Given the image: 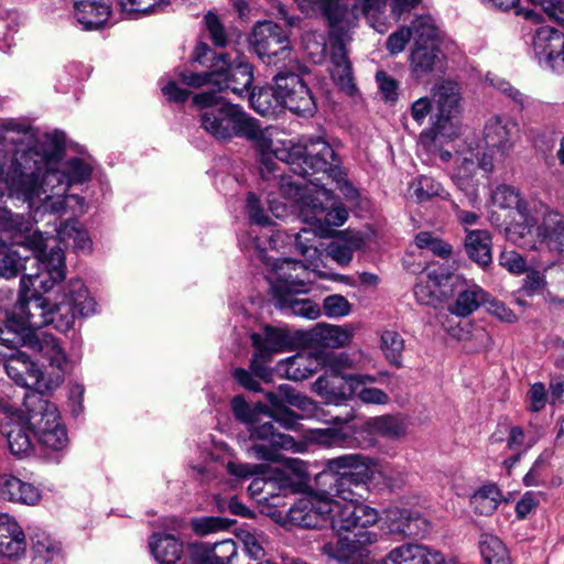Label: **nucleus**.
<instances>
[{
  "instance_id": "nucleus-61",
  "label": "nucleus",
  "mask_w": 564,
  "mask_h": 564,
  "mask_svg": "<svg viewBox=\"0 0 564 564\" xmlns=\"http://www.w3.org/2000/svg\"><path fill=\"white\" fill-rule=\"evenodd\" d=\"M120 6L130 18L149 14L160 8L159 0H120Z\"/></svg>"
},
{
  "instance_id": "nucleus-22",
  "label": "nucleus",
  "mask_w": 564,
  "mask_h": 564,
  "mask_svg": "<svg viewBox=\"0 0 564 564\" xmlns=\"http://www.w3.org/2000/svg\"><path fill=\"white\" fill-rule=\"evenodd\" d=\"M518 123L507 117H492L484 128V141L487 150L498 152L501 155L509 152L517 140Z\"/></svg>"
},
{
  "instance_id": "nucleus-52",
  "label": "nucleus",
  "mask_w": 564,
  "mask_h": 564,
  "mask_svg": "<svg viewBox=\"0 0 564 564\" xmlns=\"http://www.w3.org/2000/svg\"><path fill=\"white\" fill-rule=\"evenodd\" d=\"M361 239L354 238L349 241L336 240L327 248L328 256L341 265L348 264L352 259L354 250L360 247Z\"/></svg>"
},
{
  "instance_id": "nucleus-63",
  "label": "nucleus",
  "mask_w": 564,
  "mask_h": 564,
  "mask_svg": "<svg viewBox=\"0 0 564 564\" xmlns=\"http://www.w3.org/2000/svg\"><path fill=\"white\" fill-rule=\"evenodd\" d=\"M412 37V29L409 26H401L395 32L391 33L386 42V48L391 55H397L404 51L406 44Z\"/></svg>"
},
{
  "instance_id": "nucleus-57",
  "label": "nucleus",
  "mask_w": 564,
  "mask_h": 564,
  "mask_svg": "<svg viewBox=\"0 0 564 564\" xmlns=\"http://www.w3.org/2000/svg\"><path fill=\"white\" fill-rule=\"evenodd\" d=\"M323 310L327 317L339 318L350 314L351 304L340 294H332L324 299Z\"/></svg>"
},
{
  "instance_id": "nucleus-26",
  "label": "nucleus",
  "mask_w": 564,
  "mask_h": 564,
  "mask_svg": "<svg viewBox=\"0 0 564 564\" xmlns=\"http://www.w3.org/2000/svg\"><path fill=\"white\" fill-rule=\"evenodd\" d=\"M0 498L14 503L34 506L41 500V491L30 482L3 474L0 475Z\"/></svg>"
},
{
  "instance_id": "nucleus-12",
  "label": "nucleus",
  "mask_w": 564,
  "mask_h": 564,
  "mask_svg": "<svg viewBox=\"0 0 564 564\" xmlns=\"http://www.w3.org/2000/svg\"><path fill=\"white\" fill-rule=\"evenodd\" d=\"M25 245L32 250L33 264H40L42 271L34 274H23L22 276L31 278V283H29L31 293L46 294L66 276L64 251L56 247L46 252V245L41 234L28 237Z\"/></svg>"
},
{
  "instance_id": "nucleus-19",
  "label": "nucleus",
  "mask_w": 564,
  "mask_h": 564,
  "mask_svg": "<svg viewBox=\"0 0 564 564\" xmlns=\"http://www.w3.org/2000/svg\"><path fill=\"white\" fill-rule=\"evenodd\" d=\"M432 96L436 107L432 131L436 135H451L453 119L459 113V87L454 82L445 80L433 88Z\"/></svg>"
},
{
  "instance_id": "nucleus-20",
  "label": "nucleus",
  "mask_w": 564,
  "mask_h": 564,
  "mask_svg": "<svg viewBox=\"0 0 564 564\" xmlns=\"http://www.w3.org/2000/svg\"><path fill=\"white\" fill-rule=\"evenodd\" d=\"M533 50L539 62L556 74L564 73V33L551 26H541L533 37Z\"/></svg>"
},
{
  "instance_id": "nucleus-42",
  "label": "nucleus",
  "mask_w": 564,
  "mask_h": 564,
  "mask_svg": "<svg viewBox=\"0 0 564 564\" xmlns=\"http://www.w3.org/2000/svg\"><path fill=\"white\" fill-rule=\"evenodd\" d=\"M219 75L218 63H216V56L213 58V63L207 72H193L182 68L175 69L176 78L184 85L192 88H200L207 84L216 85V78Z\"/></svg>"
},
{
  "instance_id": "nucleus-35",
  "label": "nucleus",
  "mask_w": 564,
  "mask_h": 564,
  "mask_svg": "<svg viewBox=\"0 0 564 564\" xmlns=\"http://www.w3.org/2000/svg\"><path fill=\"white\" fill-rule=\"evenodd\" d=\"M28 420L25 424L14 423L9 426L6 432L10 453L17 457H24L33 449Z\"/></svg>"
},
{
  "instance_id": "nucleus-24",
  "label": "nucleus",
  "mask_w": 564,
  "mask_h": 564,
  "mask_svg": "<svg viewBox=\"0 0 564 564\" xmlns=\"http://www.w3.org/2000/svg\"><path fill=\"white\" fill-rule=\"evenodd\" d=\"M25 534L19 523L7 513L0 514V555L19 558L25 553Z\"/></svg>"
},
{
  "instance_id": "nucleus-30",
  "label": "nucleus",
  "mask_w": 564,
  "mask_h": 564,
  "mask_svg": "<svg viewBox=\"0 0 564 564\" xmlns=\"http://www.w3.org/2000/svg\"><path fill=\"white\" fill-rule=\"evenodd\" d=\"M491 236L487 230H468L464 247L470 260L479 267H488L492 262Z\"/></svg>"
},
{
  "instance_id": "nucleus-41",
  "label": "nucleus",
  "mask_w": 564,
  "mask_h": 564,
  "mask_svg": "<svg viewBox=\"0 0 564 564\" xmlns=\"http://www.w3.org/2000/svg\"><path fill=\"white\" fill-rule=\"evenodd\" d=\"M381 350L387 361L397 369L402 367V354L404 350V339L395 330H384L381 334Z\"/></svg>"
},
{
  "instance_id": "nucleus-58",
  "label": "nucleus",
  "mask_w": 564,
  "mask_h": 564,
  "mask_svg": "<svg viewBox=\"0 0 564 564\" xmlns=\"http://www.w3.org/2000/svg\"><path fill=\"white\" fill-rule=\"evenodd\" d=\"M236 521L220 517H206L196 519L193 527L196 533L206 535L212 532L229 529Z\"/></svg>"
},
{
  "instance_id": "nucleus-64",
  "label": "nucleus",
  "mask_w": 564,
  "mask_h": 564,
  "mask_svg": "<svg viewBox=\"0 0 564 564\" xmlns=\"http://www.w3.org/2000/svg\"><path fill=\"white\" fill-rule=\"evenodd\" d=\"M212 554L215 564H229L234 556L237 555V544L234 540H223L212 545Z\"/></svg>"
},
{
  "instance_id": "nucleus-27",
  "label": "nucleus",
  "mask_w": 564,
  "mask_h": 564,
  "mask_svg": "<svg viewBox=\"0 0 564 564\" xmlns=\"http://www.w3.org/2000/svg\"><path fill=\"white\" fill-rule=\"evenodd\" d=\"M110 6L105 0H77L74 14L85 31L98 30L110 17Z\"/></svg>"
},
{
  "instance_id": "nucleus-59",
  "label": "nucleus",
  "mask_w": 564,
  "mask_h": 564,
  "mask_svg": "<svg viewBox=\"0 0 564 564\" xmlns=\"http://www.w3.org/2000/svg\"><path fill=\"white\" fill-rule=\"evenodd\" d=\"M491 86L509 98L514 105L522 110L529 104V97L522 94L503 78L490 79Z\"/></svg>"
},
{
  "instance_id": "nucleus-55",
  "label": "nucleus",
  "mask_w": 564,
  "mask_h": 564,
  "mask_svg": "<svg viewBox=\"0 0 564 564\" xmlns=\"http://www.w3.org/2000/svg\"><path fill=\"white\" fill-rule=\"evenodd\" d=\"M410 28L412 29V35H415V42L436 43L437 29L431 17L423 15L416 18Z\"/></svg>"
},
{
  "instance_id": "nucleus-13",
  "label": "nucleus",
  "mask_w": 564,
  "mask_h": 564,
  "mask_svg": "<svg viewBox=\"0 0 564 564\" xmlns=\"http://www.w3.org/2000/svg\"><path fill=\"white\" fill-rule=\"evenodd\" d=\"M356 460L354 458H346L334 463L337 467H352L359 469L357 473H350V475L343 474V476H336V474L319 473L315 477V484L317 490L327 499L338 497L345 501L346 505H362L359 499L362 498L361 490L371 480L372 474H367L366 468L361 465H354Z\"/></svg>"
},
{
  "instance_id": "nucleus-6",
  "label": "nucleus",
  "mask_w": 564,
  "mask_h": 564,
  "mask_svg": "<svg viewBox=\"0 0 564 564\" xmlns=\"http://www.w3.org/2000/svg\"><path fill=\"white\" fill-rule=\"evenodd\" d=\"M51 172L40 153L33 149L15 152L8 169L4 182L9 195L33 205L35 198L45 194L44 180ZM54 175V173H52Z\"/></svg>"
},
{
  "instance_id": "nucleus-3",
  "label": "nucleus",
  "mask_w": 564,
  "mask_h": 564,
  "mask_svg": "<svg viewBox=\"0 0 564 564\" xmlns=\"http://www.w3.org/2000/svg\"><path fill=\"white\" fill-rule=\"evenodd\" d=\"M265 399L270 410H265V414L260 415V421L249 425L250 440L253 444L248 448V453L260 460L275 462L278 451L288 447L292 438L279 432L273 423H279L285 430H296L300 416L288 405L305 411L313 405V402L289 384H280L275 391L267 392Z\"/></svg>"
},
{
  "instance_id": "nucleus-38",
  "label": "nucleus",
  "mask_w": 564,
  "mask_h": 564,
  "mask_svg": "<svg viewBox=\"0 0 564 564\" xmlns=\"http://www.w3.org/2000/svg\"><path fill=\"white\" fill-rule=\"evenodd\" d=\"M491 197L495 205L505 209H516L518 215H524L529 208L519 191L509 185L497 186Z\"/></svg>"
},
{
  "instance_id": "nucleus-1",
  "label": "nucleus",
  "mask_w": 564,
  "mask_h": 564,
  "mask_svg": "<svg viewBox=\"0 0 564 564\" xmlns=\"http://www.w3.org/2000/svg\"><path fill=\"white\" fill-rule=\"evenodd\" d=\"M31 278L21 276L17 313L8 316L3 326L0 325V343L9 347H28L45 360L61 367L65 362V351L58 340L51 334L36 333V328L46 326L50 313L48 299L31 293Z\"/></svg>"
},
{
  "instance_id": "nucleus-11",
  "label": "nucleus",
  "mask_w": 564,
  "mask_h": 564,
  "mask_svg": "<svg viewBox=\"0 0 564 564\" xmlns=\"http://www.w3.org/2000/svg\"><path fill=\"white\" fill-rule=\"evenodd\" d=\"M96 302L80 279H72L62 286L50 307L46 326L66 333L73 328L77 316L86 317L95 312Z\"/></svg>"
},
{
  "instance_id": "nucleus-28",
  "label": "nucleus",
  "mask_w": 564,
  "mask_h": 564,
  "mask_svg": "<svg viewBox=\"0 0 564 564\" xmlns=\"http://www.w3.org/2000/svg\"><path fill=\"white\" fill-rule=\"evenodd\" d=\"M387 520L389 521V532L400 538L419 536L427 528V522L423 517L406 509L389 510Z\"/></svg>"
},
{
  "instance_id": "nucleus-21",
  "label": "nucleus",
  "mask_w": 564,
  "mask_h": 564,
  "mask_svg": "<svg viewBox=\"0 0 564 564\" xmlns=\"http://www.w3.org/2000/svg\"><path fill=\"white\" fill-rule=\"evenodd\" d=\"M219 75L216 86L219 90L229 89L237 96L248 94L253 83V68L248 62L237 59L229 63L227 54L216 55Z\"/></svg>"
},
{
  "instance_id": "nucleus-15",
  "label": "nucleus",
  "mask_w": 564,
  "mask_h": 564,
  "mask_svg": "<svg viewBox=\"0 0 564 564\" xmlns=\"http://www.w3.org/2000/svg\"><path fill=\"white\" fill-rule=\"evenodd\" d=\"M344 505L321 497H305L293 503L286 514V522L303 529H323L339 514Z\"/></svg>"
},
{
  "instance_id": "nucleus-54",
  "label": "nucleus",
  "mask_w": 564,
  "mask_h": 564,
  "mask_svg": "<svg viewBox=\"0 0 564 564\" xmlns=\"http://www.w3.org/2000/svg\"><path fill=\"white\" fill-rule=\"evenodd\" d=\"M63 175L69 184H83L91 176V167L79 158L69 159L65 165Z\"/></svg>"
},
{
  "instance_id": "nucleus-39",
  "label": "nucleus",
  "mask_w": 564,
  "mask_h": 564,
  "mask_svg": "<svg viewBox=\"0 0 564 564\" xmlns=\"http://www.w3.org/2000/svg\"><path fill=\"white\" fill-rule=\"evenodd\" d=\"M554 455L552 449H544L534 460L530 470L523 477V484L528 487H536L546 484L551 473V460Z\"/></svg>"
},
{
  "instance_id": "nucleus-31",
  "label": "nucleus",
  "mask_w": 564,
  "mask_h": 564,
  "mask_svg": "<svg viewBox=\"0 0 564 564\" xmlns=\"http://www.w3.org/2000/svg\"><path fill=\"white\" fill-rule=\"evenodd\" d=\"M490 294L477 284L467 285L460 290L454 304L449 307L452 314L458 317H467L481 305L489 302Z\"/></svg>"
},
{
  "instance_id": "nucleus-29",
  "label": "nucleus",
  "mask_w": 564,
  "mask_h": 564,
  "mask_svg": "<svg viewBox=\"0 0 564 564\" xmlns=\"http://www.w3.org/2000/svg\"><path fill=\"white\" fill-rule=\"evenodd\" d=\"M149 546L155 561L160 564H176L184 554V542L170 533H152Z\"/></svg>"
},
{
  "instance_id": "nucleus-18",
  "label": "nucleus",
  "mask_w": 564,
  "mask_h": 564,
  "mask_svg": "<svg viewBox=\"0 0 564 564\" xmlns=\"http://www.w3.org/2000/svg\"><path fill=\"white\" fill-rule=\"evenodd\" d=\"M250 43L257 55L267 64H278L291 54L286 31L272 21L258 22L253 26Z\"/></svg>"
},
{
  "instance_id": "nucleus-10",
  "label": "nucleus",
  "mask_w": 564,
  "mask_h": 564,
  "mask_svg": "<svg viewBox=\"0 0 564 564\" xmlns=\"http://www.w3.org/2000/svg\"><path fill=\"white\" fill-rule=\"evenodd\" d=\"M347 10L338 4L329 3L325 8V17L329 23V45H330V75L340 90L349 96H355L358 91L354 82L352 66L348 58L346 44L349 37V22L345 15Z\"/></svg>"
},
{
  "instance_id": "nucleus-43",
  "label": "nucleus",
  "mask_w": 564,
  "mask_h": 564,
  "mask_svg": "<svg viewBox=\"0 0 564 564\" xmlns=\"http://www.w3.org/2000/svg\"><path fill=\"white\" fill-rule=\"evenodd\" d=\"M519 220L507 228L506 234L513 243L525 246L531 242L536 219L531 215L529 208L524 215H519Z\"/></svg>"
},
{
  "instance_id": "nucleus-48",
  "label": "nucleus",
  "mask_w": 564,
  "mask_h": 564,
  "mask_svg": "<svg viewBox=\"0 0 564 564\" xmlns=\"http://www.w3.org/2000/svg\"><path fill=\"white\" fill-rule=\"evenodd\" d=\"M387 0H355V3L351 9H348L346 6H341L338 2V6L345 10H347V14L345 15L346 20L349 22V29L354 26L355 21L358 19V13L365 15L366 18H373L378 13L382 11L386 7Z\"/></svg>"
},
{
  "instance_id": "nucleus-46",
  "label": "nucleus",
  "mask_w": 564,
  "mask_h": 564,
  "mask_svg": "<svg viewBox=\"0 0 564 564\" xmlns=\"http://www.w3.org/2000/svg\"><path fill=\"white\" fill-rule=\"evenodd\" d=\"M231 409L237 420L250 425L260 421V415L265 414L268 405L259 402L254 408H251L242 397L236 395L231 400Z\"/></svg>"
},
{
  "instance_id": "nucleus-8",
  "label": "nucleus",
  "mask_w": 564,
  "mask_h": 564,
  "mask_svg": "<svg viewBox=\"0 0 564 564\" xmlns=\"http://www.w3.org/2000/svg\"><path fill=\"white\" fill-rule=\"evenodd\" d=\"M23 405L29 427L43 448L54 453L65 449L68 435L56 405L41 393H29L24 397Z\"/></svg>"
},
{
  "instance_id": "nucleus-33",
  "label": "nucleus",
  "mask_w": 564,
  "mask_h": 564,
  "mask_svg": "<svg viewBox=\"0 0 564 564\" xmlns=\"http://www.w3.org/2000/svg\"><path fill=\"white\" fill-rule=\"evenodd\" d=\"M33 560L37 564H50L61 554L59 543L41 529L34 530L31 535Z\"/></svg>"
},
{
  "instance_id": "nucleus-32",
  "label": "nucleus",
  "mask_w": 564,
  "mask_h": 564,
  "mask_svg": "<svg viewBox=\"0 0 564 564\" xmlns=\"http://www.w3.org/2000/svg\"><path fill=\"white\" fill-rule=\"evenodd\" d=\"M352 330L346 326L318 323L312 330V338L318 345L330 348L347 346L352 339Z\"/></svg>"
},
{
  "instance_id": "nucleus-36",
  "label": "nucleus",
  "mask_w": 564,
  "mask_h": 564,
  "mask_svg": "<svg viewBox=\"0 0 564 564\" xmlns=\"http://www.w3.org/2000/svg\"><path fill=\"white\" fill-rule=\"evenodd\" d=\"M479 549L485 564H511L505 544L495 535L482 534Z\"/></svg>"
},
{
  "instance_id": "nucleus-23",
  "label": "nucleus",
  "mask_w": 564,
  "mask_h": 564,
  "mask_svg": "<svg viewBox=\"0 0 564 564\" xmlns=\"http://www.w3.org/2000/svg\"><path fill=\"white\" fill-rule=\"evenodd\" d=\"M444 54L436 43L414 42L410 54V67L415 78H422L443 67Z\"/></svg>"
},
{
  "instance_id": "nucleus-34",
  "label": "nucleus",
  "mask_w": 564,
  "mask_h": 564,
  "mask_svg": "<svg viewBox=\"0 0 564 564\" xmlns=\"http://www.w3.org/2000/svg\"><path fill=\"white\" fill-rule=\"evenodd\" d=\"M502 500V494L495 484L480 487L470 498V503L476 513L481 516L492 514Z\"/></svg>"
},
{
  "instance_id": "nucleus-50",
  "label": "nucleus",
  "mask_w": 564,
  "mask_h": 564,
  "mask_svg": "<svg viewBox=\"0 0 564 564\" xmlns=\"http://www.w3.org/2000/svg\"><path fill=\"white\" fill-rule=\"evenodd\" d=\"M316 440L328 447H354L357 443L349 431L334 427L318 431Z\"/></svg>"
},
{
  "instance_id": "nucleus-5",
  "label": "nucleus",
  "mask_w": 564,
  "mask_h": 564,
  "mask_svg": "<svg viewBox=\"0 0 564 564\" xmlns=\"http://www.w3.org/2000/svg\"><path fill=\"white\" fill-rule=\"evenodd\" d=\"M193 104L199 107L200 127L218 141H230L235 138L257 139L262 133L256 119L216 91L196 94Z\"/></svg>"
},
{
  "instance_id": "nucleus-53",
  "label": "nucleus",
  "mask_w": 564,
  "mask_h": 564,
  "mask_svg": "<svg viewBox=\"0 0 564 564\" xmlns=\"http://www.w3.org/2000/svg\"><path fill=\"white\" fill-rule=\"evenodd\" d=\"M32 128L22 124L14 119L4 120L0 123V145L18 144L21 142L20 135H28Z\"/></svg>"
},
{
  "instance_id": "nucleus-4",
  "label": "nucleus",
  "mask_w": 564,
  "mask_h": 564,
  "mask_svg": "<svg viewBox=\"0 0 564 564\" xmlns=\"http://www.w3.org/2000/svg\"><path fill=\"white\" fill-rule=\"evenodd\" d=\"M379 520V513L367 505H344V509L330 522L338 533L336 542L324 543L322 554L338 564H382L370 558L372 547L379 541L378 532L370 530Z\"/></svg>"
},
{
  "instance_id": "nucleus-44",
  "label": "nucleus",
  "mask_w": 564,
  "mask_h": 564,
  "mask_svg": "<svg viewBox=\"0 0 564 564\" xmlns=\"http://www.w3.org/2000/svg\"><path fill=\"white\" fill-rule=\"evenodd\" d=\"M58 236L63 241H73V246L77 250H90L91 240L88 232L83 228L77 219L67 220L58 229Z\"/></svg>"
},
{
  "instance_id": "nucleus-49",
  "label": "nucleus",
  "mask_w": 564,
  "mask_h": 564,
  "mask_svg": "<svg viewBox=\"0 0 564 564\" xmlns=\"http://www.w3.org/2000/svg\"><path fill=\"white\" fill-rule=\"evenodd\" d=\"M314 359L311 356L295 355L288 359L285 373L288 378L301 381L307 379L315 372L313 368Z\"/></svg>"
},
{
  "instance_id": "nucleus-51",
  "label": "nucleus",
  "mask_w": 564,
  "mask_h": 564,
  "mask_svg": "<svg viewBox=\"0 0 564 564\" xmlns=\"http://www.w3.org/2000/svg\"><path fill=\"white\" fill-rule=\"evenodd\" d=\"M346 458H354V460H356L354 463V465H358V466L361 465L366 468L367 474H372V469H371L372 460L369 457L360 455V454H345V455H340V456L327 459L325 462V467L321 473H327V474L332 473V474H336V476H343V474H345V476H346V475H350V473H357L359 469H355L352 467H343V466L337 467V466L333 465L334 463H337L338 460L346 459Z\"/></svg>"
},
{
  "instance_id": "nucleus-7",
  "label": "nucleus",
  "mask_w": 564,
  "mask_h": 564,
  "mask_svg": "<svg viewBox=\"0 0 564 564\" xmlns=\"http://www.w3.org/2000/svg\"><path fill=\"white\" fill-rule=\"evenodd\" d=\"M0 345L10 350L9 354L3 352L6 372L17 384L29 389L25 397L29 393H41L45 398L47 392L59 387L65 373L69 370V360L66 355L65 362L61 367L47 360L52 373L46 376L25 352L19 350V347L12 348L4 343ZM0 355H2L1 351Z\"/></svg>"
},
{
  "instance_id": "nucleus-37",
  "label": "nucleus",
  "mask_w": 564,
  "mask_h": 564,
  "mask_svg": "<svg viewBox=\"0 0 564 564\" xmlns=\"http://www.w3.org/2000/svg\"><path fill=\"white\" fill-rule=\"evenodd\" d=\"M275 303L286 313L308 319H316L322 314L318 304L308 299H297V295H285L284 301H275Z\"/></svg>"
},
{
  "instance_id": "nucleus-40",
  "label": "nucleus",
  "mask_w": 564,
  "mask_h": 564,
  "mask_svg": "<svg viewBox=\"0 0 564 564\" xmlns=\"http://www.w3.org/2000/svg\"><path fill=\"white\" fill-rule=\"evenodd\" d=\"M249 102L251 108L261 116L273 115L281 99L275 94V86L273 88L261 87L252 89L249 94Z\"/></svg>"
},
{
  "instance_id": "nucleus-56",
  "label": "nucleus",
  "mask_w": 564,
  "mask_h": 564,
  "mask_svg": "<svg viewBox=\"0 0 564 564\" xmlns=\"http://www.w3.org/2000/svg\"><path fill=\"white\" fill-rule=\"evenodd\" d=\"M318 234L322 232L317 226H315L314 229L302 228L299 232L293 235L295 249L301 256L312 258L316 253L317 249L314 247L313 242Z\"/></svg>"
},
{
  "instance_id": "nucleus-25",
  "label": "nucleus",
  "mask_w": 564,
  "mask_h": 564,
  "mask_svg": "<svg viewBox=\"0 0 564 564\" xmlns=\"http://www.w3.org/2000/svg\"><path fill=\"white\" fill-rule=\"evenodd\" d=\"M252 346L260 350V357L271 359L272 354L292 349L294 340L290 332L283 328L267 325L263 335H251Z\"/></svg>"
},
{
  "instance_id": "nucleus-47",
  "label": "nucleus",
  "mask_w": 564,
  "mask_h": 564,
  "mask_svg": "<svg viewBox=\"0 0 564 564\" xmlns=\"http://www.w3.org/2000/svg\"><path fill=\"white\" fill-rule=\"evenodd\" d=\"M32 258L21 256L15 250H9L0 258V276L7 280L18 276L26 270V264Z\"/></svg>"
},
{
  "instance_id": "nucleus-60",
  "label": "nucleus",
  "mask_w": 564,
  "mask_h": 564,
  "mask_svg": "<svg viewBox=\"0 0 564 564\" xmlns=\"http://www.w3.org/2000/svg\"><path fill=\"white\" fill-rule=\"evenodd\" d=\"M65 151L64 135L62 133H45L43 137V154L40 155L45 159H58Z\"/></svg>"
},
{
  "instance_id": "nucleus-9",
  "label": "nucleus",
  "mask_w": 564,
  "mask_h": 564,
  "mask_svg": "<svg viewBox=\"0 0 564 564\" xmlns=\"http://www.w3.org/2000/svg\"><path fill=\"white\" fill-rule=\"evenodd\" d=\"M319 359L326 370L314 382V390L326 403L341 404L355 394L356 386L375 381L370 376L344 375V371L351 367V361L345 352H325Z\"/></svg>"
},
{
  "instance_id": "nucleus-14",
  "label": "nucleus",
  "mask_w": 564,
  "mask_h": 564,
  "mask_svg": "<svg viewBox=\"0 0 564 564\" xmlns=\"http://www.w3.org/2000/svg\"><path fill=\"white\" fill-rule=\"evenodd\" d=\"M308 181L316 187V195L306 196L303 199L301 213L305 221L317 226L321 232L325 231V226H341L347 220V209L341 204L336 203L334 192L325 187L322 177H314Z\"/></svg>"
},
{
  "instance_id": "nucleus-45",
  "label": "nucleus",
  "mask_w": 564,
  "mask_h": 564,
  "mask_svg": "<svg viewBox=\"0 0 564 564\" xmlns=\"http://www.w3.org/2000/svg\"><path fill=\"white\" fill-rule=\"evenodd\" d=\"M413 194L420 202L427 200L432 197H441L449 199V193L444 189L442 184L431 176L421 175L411 185Z\"/></svg>"
},
{
  "instance_id": "nucleus-62",
  "label": "nucleus",
  "mask_w": 564,
  "mask_h": 564,
  "mask_svg": "<svg viewBox=\"0 0 564 564\" xmlns=\"http://www.w3.org/2000/svg\"><path fill=\"white\" fill-rule=\"evenodd\" d=\"M204 21L209 33V39L214 45L218 47L226 46L228 39L219 18L215 13L208 12Z\"/></svg>"
},
{
  "instance_id": "nucleus-16",
  "label": "nucleus",
  "mask_w": 564,
  "mask_h": 564,
  "mask_svg": "<svg viewBox=\"0 0 564 564\" xmlns=\"http://www.w3.org/2000/svg\"><path fill=\"white\" fill-rule=\"evenodd\" d=\"M267 267L271 268L272 276L268 278L274 301H284L285 295H300L308 292L304 275L307 265L291 258L274 259L264 257Z\"/></svg>"
},
{
  "instance_id": "nucleus-2",
  "label": "nucleus",
  "mask_w": 564,
  "mask_h": 564,
  "mask_svg": "<svg viewBox=\"0 0 564 564\" xmlns=\"http://www.w3.org/2000/svg\"><path fill=\"white\" fill-rule=\"evenodd\" d=\"M256 141L259 152L260 174L263 180L275 174L279 170L276 161L290 165L291 171L304 178L322 173L333 180L339 181L341 171L339 160L334 149L322 138H311L305 143H295L292 140L283 141L281 147L272 149V141L261 135Z\"/></svg>"
},
{
  "instance_id": "nucleus-17",
  "label": "nucleus",
  "mask_w": 564,
  "mask_h": 564,
  "mask_svg": "<svg viewBox=\"0 0 564 564\" xmlns=\"http://www.w3.org/2000/svg\"><path fill=\"white\" fill-rule=\"evenodd\" d=\"M275 94L281 105L293 113L312 117L316 109L315 98L304 79L289 70H280L273 76Z\"/></svg>"
}]
</instances>
